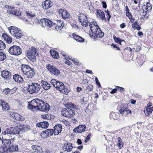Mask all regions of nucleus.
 <instances>
[{"instance_id": "54", "label": "nucleus", "mask_w": 153, "mask_h": 153, "mask_svg": "<svg viewBox=\"0 0 153 153\" xmlns=\"http://www.w3.org/2000/svg\"><path fill=\"white\" fill-rule=\"evenodd\" d=\"M95 81H96V82L97 84V85H98L99 86V87H101V85L100 82H99L98 79L97 78H96L95 79Z\"/></svg>"}, {"instance_id": "7", "label": "nucleus", "mask_w": 153, "mask_h": 153, "mask_svg": "<svg viewBox=\"0 0 153 153\" xmlns=\"http://www.w3.org/2000/svg\"><path fill=\"white\" fill-rule=\"evenodd\" d=\"M62 113L63 116L68 117H71L75 114V112L73 110L68 108H64Z\"/></svg>"}, {"instance_id": "24", "label": "nucleus", "mask_w": 153, "mask_h": 153, "mask_svg": "<svg viewBox=\"0 0 153 153\" xmlns=\"http://www.w3.org/2000/svg\"><path fill=\"white\" fill-rule=\"evenodd\" d=\"M97 15H99L102 20L105 21L106 18L104 12L101 10H97Z\"/></svg>"}, {"instance_id": "4", "label": "nucleus", "mask_w": 153, "mask_h": 153, "mask_svg": "<svg viewBox=\"0 0 153 153\" xmlns=\"http://www.w3.org/2000/svg\"><path fill=\"white\" fill-rule=\"evenodd\" d=\"M28 91L30 94L37 93L41 88L40 85L38 83L29 82Z\"/></svg>"}, {"instance_id": "3", "label": "nucleus", "mask_w": 153, "mask_h": 153, "mask_svg": "<svg viewBox=\"0 0 153 153\" xmlns=\"http://www.w3.org/2000/svg\"><path fill=\"white\" fill-rule=\"evenodd\" d=\"M51 84L56 88L57 90L60 91L64 90L63 92L64 94L67 95L68 94V92L67 91H65V86L63 82H61L58 81L57 80L53 79H52L50 81Z\"/></svg>"}, {"instance_id": "52", "label": "nucleus", "mask_w": 153, "mask_h": 153, "mask_svg": "<svg viewBox=\"0 0 153 153\" xmlns=\"http://www.w3.org/2000/svg\"><path fill=\"white\" fill-rule=\"evenodd\" d=\"M126 16L128 17L129 19H131L132 18V15L129 12H126Z\"/></svg>"}, {"instance_id": "27", "label": "nucleus", "mask_w": 153, "mask_h": 153, "mask_svg": "<svg viewBox=\"0 0 153 153\" xmlns=\"http://www.w3.org/2000/svg\"><path fill=\"white\" fill-rule=\"evenodd\" d=\"M32 149L34 152L40 153L42 151V147L40 146H33Z\"/></svg>"}, {"instance_id": "14", "label": "nucleus", "mask_w": 153, "mask_h": 153, "mask_svg": "<svg viewBox=\"0 0 153 153\" xmlns=\"http://www.w3.org/2000/svg\"><path fill=\"white\" fill-rule=\"evenodd\" d=\"M12 134V127L7 128L4 132V134L3 135L2 137H6V138L10 139V136Z\"/></svg>"}, {"instance_id": "17", "label": "nucleus", "mask_w": 153, "mask_h": 153, "mask_svg": "<svg viewBox=\"0 0 153 153\" xmlns=\"http://www.w3.org/2000/svg\"><path fill=\"white\" fill-rule=\"evenodd\" d=\"M54 134L55 135H58L60 133L62 130V126L61 124H58L56 125L54 127Z\"/></svg>"}, {"instance_id": "46", "label": "nucleus", "mask_w": 153, "mask_h": 153, "mask_svg": "<svg viewBox=\"0 0 153 153\" xmlns=\"http://www.w3.org/2000/svg\"><path fill=\"white\" fill-rule=\"evenodd\" d=\"M20 75H19L18 74H16L13 76V78L14 81L17 82L18 81L20 77Z\"/></svg>"}, {"instance_id": "64", "label": "nucleus", "mask_w": 153, "mask_h": 153, "mask_svg": "<svg viewBox=\"0 0 153 153\" xmlns=\"http://www.w3.org/2000/svg\"><path fill=\"white\" fill-rule=\"evenodd\" d=\"M65 63L68 65H70L72 64V63L71 62L67 59H66Z\"/></svg>"}, {"instance_id": "25", "label": "nucleus", "mask_w": 153, "mask_h": 153, "mask_svg": "<svg viewBox=\"0 0 153 153\" xmlns=\"http://www.w3.org/2000/svg\"><path fill=\"white\" fill-rule=\"evenodd\" d=\"M19 30L16 27L12 26L9 27V30H10V32L13 36L14 35H15L16 33Z\"/></svg>"}, {"instance_id": "45", "label": "nucleus", "mask_w": 153, "mask_h": 153, "mask_svg": "<svg viewBox=\"0 0 153 153\" xmlns=\"http://www.w3.org/2000/svg\"><path fill=\"white\" fill-rule=\"evenodd\" d=\"M116 114L117 113L114 112H111L110 114L109 117L111 118H113V119L115 120V119H116Z\"/></svg>"}, {"instance_id": "56", "label": "nucleus", "mask_w": 153, "mask_h": 153, "mask_svg": "<svg viewBox=\"0 0 153 153\" xmlns=\"http://www.w3.org/2000/svg\"><path fill=\"white\" fill-rule=\"evenodd\" d=\"M102 3L103 7L104 8H106L107 7V5L106 2L102 1Z\"/></svg>"}, {"instance_id": "62", "label": "nucleus", "mask_w": 153, "mask_h": 153, "mask_svg": "<svg viewBox=\"0 0 153 153\" xmlns=\"http://www.w3.org/2000/svg\"><path fill=\"white\" fill-rule=\"evenodd\" d=\"M77 143L78 145H81L82 144V142L81 139H77Z\"/></svg>"}, {"instance_id": "22", "label": "nucleus", "mask_w": 153, "mask_h": 153, "mask_svg": "<svg viewBox=\"0 0 153 153\" xmlns=\"http://www.w3.org/2000/svg\"><path fill=\"white\" fill-rule=\"evenodd\" d=\"M19 126L20 132H26L29 131L30 129L29 126L26 125H21Z\"/></svg>"}, {"instance_id": "15", "label": "nucleus", "mask_w": 153, "mask_h": 153, "mask_svg": "<svg viewBox=\"0 0 153 153\" xmlns=\"http://www.w3.org/2000/svg\"><path fill=\"white\" fill-rule=\"evenodd\" d=\"M42 5L44 9H48L52 6L53 4L50 0H46L43 2Z\"/></svg>"}, {"instance_id": "12", "label": "nucleus", "mask_w": 153, "mask_h": 153, "mask_svg": "<svg viewBox=\"0 0 153 153\" xmlns=\"http://www.w3.org/2000/svg\"><path fill=\"white\" fill-rule=\"evenodd\" d=\"M11 140H12V139L10 138V139L7 138H5L4 139H3L2 141V145H4V146L6 147L7 148H8L9 149L10 146L12 144Z\"/></svg>"}, {"instance_id": "19", "label": "nucleus", "mask_w": 153, "mask_h": 153, "mask_svg": "<svg viewBox=\"0 0 153 153\" xmlns=\"http://www.w3.org/2000/svg\"><path fill=\"white\" fill-rule=\"evenodd\" d=\"M41 83L42 87L46 90H48L51 88V85L44 80H42Z\"/></svg>"}, {"instance_id": "49", "label": "nucleus", "mask_w": 153, "mask_h": 153, "mask_svg": "<svg viewBox=\"0 0 153 153\" xmlns=\"http://www.w3.org/2000/svg\"><path fill=\"white\" fill-rule=\"evenodd\" d=\"M66 106H67L68 107L70 108H74L75 107L74 105L71 102L67 103Z\"/></svg>"}, {"instance_id": "16", "label": "nucleus", "mask_w": 153, "mask_h": 153, "mask_svg": "<svg viewBox=\"0 0 153 153\" xmlns=\"http://www.w3.org/2000/svg\"><path fill=\"white\" fill-rule=\"evenodd\" d=\"M86 127L85 125H79L77 127L74 128L73 131L74 132L81 133L85 131Z\"/></svg>"}, {"instance_id": "28", "label": "nucleus", "mask_w": 153, "mask_h": 153, "mask_svg": "<svg viewBox=\"0 0 153 153\" xmlns=\"http://www.w3.org/2000/svg\"><path fill=\"white\" fill-rule=\"evenodd\" d=\"M50 52L51 55L53 58L56 59L58 58L59 54L57 52L54 50H51Z\"/></svg>"}, {"instance_id": "51", "label": "nucleus", "mask_w": 153, "mask_h": 153, "mask_svg": "<svg viewBox=\"0 0 153 153\" xmlns=\"http://www.w3.org/2000/svg\"><path fill=\"white\" fill-rule=\"evenodd\" d=\"M41 135L42 137L43 138H45L46 137H48L45 131L42 132Z\"/></svg>"}, {"instance_id": "11", "label": "nucleus", "mask_w": 153, "mask_h": 153, "mask_svg": "<svg viewBox=\"0 0 153 153\" xmlns=\"http://www.w3.org/2000/svg\"><path fill=\"white\" fill-rule=\"evenodd\" d=\"M43 23L42 25L43 27H45L46 26L51 27L53 25H55V23H53L52 21L46 18L43 19Z\"/></svg>"}, {"instance_id": "44", "label": "nucleus", "mask_w": 153, "mask_h": 153, "mask_svg": "<svg viewBox=\"0 0 153 153\" xmlns=\"http://www.w3.org/2000/svg\"><path fill=\"white\" fill-rule=\"evenodd\" d=\"M93 89V85H89L87 87L86 90V91L88 92L89 91H91Z\"/></svg>"}, {"instance_id": "59", "label": "nucleus", "mask_w": 153, "mask_h": 153, "mask_svg": "<svg viewBox=\"0 0 153 153\" xmlns=\"http://www.w3.org/2000/svg\"><path fill=\"white\" fill-rule=\"evenodd\" d=\"M112 45L114 48H116L117 50H120L119 48L117 47L116 44H112Z\"/></svg>"}, {"instance_id": "32", "label": "nucleus", "mask_w": 153, "mask_h": 153, "mask_svg": "<svg viewBox=\"0 0 153 153\" xmlns=\"http://www.w3.org/2000/svg\"><path fill=\"white\" fill-rule=\"evenodd\" d=\"M144 7H145L146 12L148 11L149 12L152 8V4L149 2H147L146 4V5H144Z\"/></svg>"}, {"instance_id": "36", "label": "nucleus", "mask_w": 153, "mask_h": 153, "mask_svg": "<svg viewBox=\"0 0 153 153\" xmlns=\"http://www.w3.org/2000/svg\"><path fill=\"white\" fill-rule=\"evenodd\" d=\"M8 151H9V149L7 148L6 147L4 146L3 145H2V146L0 147V152H1L4 153Z\"/></svg>"}, {"instance_id": "1", "label": "nucleus", "mask_w": 153, "mask_h": 153, "mask_svg": "<svg viewBox=\"0 0 153 153\" xmlns=\"http://www.w3.org/2000/svg\"><path fill=\"white\" fill-rule=\"evenodd\" d=\"M27 107L28 109L33 111L39 110L47 112L50 109V106L42 100L35 99L29 102Z\"/></svg>"}, {"instance_id": "29", "label": "nucleus", "mask_w": 153, "mask_h": 153, "mask_svg": "<svg viewBox=\"0 0 153 153\" xmlns=\"http://www.w3.org/2000/svg\"><path fill=\"white\" fill-rule=\"evenodd\" d=\"M20 132V131L19 126L12 127V134H18Z\"/></svg>"}, {"instance_id": "10", "label": "nucleus", "mask_w": 153, "mask_h": 153, "mask_svg": "<svg viewBox=\"0 0 153 153\" xmlns=\"http://www.w3.org/2000/svg\"><path fill=\"white\" fill-rule=\"evenodd\" d=\"M1 76L4 79L9 80L12 77L11 73L9 71L4 70L1 72Z\"/></svg>"}, {"instance_id": "26", "label": "nucleus", "mask_w": 153, "mask_h": 153, "mask_svg": "<svg viewBox=\"0 0 153 153\" xmlns=\"http://www.w3.org/2000/svg\"><path fill=\"white\" fill-rule=\"evenodd\" d=\"M78 19L79 22H83V21L86 20L87 19V18L85 14L80 13L78 16Z\"/></svg>"}, {"instance_id": "61", "label": "nucleus", "mask_w": 153, "mask_h": 153, "mask_svg": "<svg viewBox=\"0 0 153 153\" xmlns=\"http://www.w3.org/2000/svg\"><path fill=\"white\" fill-rule=\"evenodd\" d=\"M120 114L119 113H117V114L116 116V119L115 120H118L120 118Z\"/></svg>"}, {"instance_id": "2", "label": "nucleus", "mask_w": 153, "mask_h": 153, "mask_svg": "<svg viewBox=\"0 0 153 153\" xmlns=\"http://www.w3.org/2000/svg\"><path fill=\"white\" fill-rule=\"evenodd\" d=\"M21 70L25 78H31L35 74L33 69L31 68L28 65H22Z\"/></svg>"}, {"instance_id": "9", "label": "nucleus", "mask_w": 153, "mask_h": 153, "mask_svg": "<svg viewBox=\"0 0 153 153\" xmlns=\"http://www.w3.org/2000/svg\"><path fill=\"white\" fill-rule=\"evenodd\" d=\"M75 148V147H74L73 144L69 142L65 143L63 146V149L64 151L68 152H73Z\"/></svg>"}, {"instance_id": "57", "label": "nucleus", "mask_w": 153, "mask_h": 153, "mask_svg": "<svg viewBox=\"0 0 153 153\" xmlns=\"http://www.w3.org/2000/svg\"><path fill=\"white\" fill-rule=\"evenodd\" d=\"M14 10H7L8 13H9L10 14H12L13 15Z\"/></svg>"}, {"instance_id": "41", "label": "nucleus", "mask_w": 153, "mask_h": 153, "mask_svg": "<svg viewBox=\"0 0 153 153\" xmlns=\"http://www.w3.org/2000/svg\"><path fill=\"white\" fill-rule=\"evenodd\" d=\"M3 93L5 94H12V93L11 92L10 90L8 88L4 89L3 91Z\"/></svg>"}, {"instance_id": "21", "label": "nucleus", "mask_w": 153, "mask_h": 153, "mask_svg": "<svg viewBox=\"0 0 153 153\" xmlns=\"http://www.w3.org/2000/svg\"><path fill=\"white\" fill-rule=\"evenodd\" d=\"M2 37L3 38L4 40L8 44H10L12 42V38L8 36L7 34L3 33L2 35Z\"/></svg>"}, {"instance_id": "33", "label": "nucleus", "mask_w": 153, "mask_h": 153, "mask_svg": "<svg viewBox=\"0 0 153 153\" xmlns=\"http://www.w3.org/2000/svg\"><path fill=\"white\" fill-rule=\"evenodd\" d=\"M63 19L68 18L70 15L67 11L66 10H63V13H62V16Z\"/></svg>"}, {"instance_id": "48", "label": "nucleus", "mask_w": 153, "mask_h": 153, "mask_svg": "<svg viewBox=\"0 0 153 153\" xmlns=\"http://www.w3.org/2000/svg\"><path fill=\"white\" fill-rule=\"evenodd\" d=\"M83 22H80L81 23L82 25L84 27H86L88 25V20L86 19V20H84Z\"/></svg>"}, {"instance_id": "30", "label": "nucleus", "mask_w": 153, "mask_h": 153, "mask_svg": "<svg viewBox=\"0 0 153 153\" xmlns=\"http://www.w3.org/2000/svg\"><path fill=\"white\" fill-rule=\"evenodd\" d=\"M73 37L74 39L78 42H81L84 41V39L82 37L77 35L75 34L74 35Z\"/></svg>"}, {"instance_id": "34", "label": "nucleus", "mask_w": 153, "mask_h": 153, "mask_svg": "<svg viewBox=\"0 0 153 153\" xmlns=\"http://www.w3.org/2000/svg\"><path fill=\"white\" fill-rule=\"evenodd\" d=\"M153 111V107H149V106H147L145 110V112L149 115L152 113Z\"/></svg>"}, {"instance_id": "13", "label": "nucleus", "mask_w": 153, "mask_h": 153, "mask_svg": "<svg viewBox=\"0 0 153 153\" xmlns=\"http://www.w3.org/2000/svg\"><path fill=\"white\" fill-rule=\"evenodd\" d=\"M95 31V32H93L92 33L97 38H101L104 36V33L101 31L99 27Z\"/></svg>"}, {"instance_id": "38", "label": "nucleus", "mask_w": 153, "mask_h": 153, "mask_svg": "<svg viewBox=\"0 0 153 153\" xmlns=\"http://www.w3.org/2000/svg\"><path fill=\"white\" fill-rule=\"evenodd\" d=\"M12 117H15V119L17 120H20L21 119L20 115L17 113H13L12 114Z\"/></svg>"}, {"instance_id": "50", "label": "nucleus", "mask_w": 153, "mask_h": 153, "mask_svg": "<svg viewBox=\"0 0 153 153\" xmlns=\"http://www.w3.org/2000/svg\"><path fill=\"white\" fill-rule=\"evenodd\" d=\"M21 13L17 10H15L13 12V15H15L17 16H19L21 15Z\"/></svg>"}, {"instance_id": "53", "label": "nucleus", "mask_w": 153, "mask_h": 153, "mask_svg": "<svg viewBox=\"0 0 153 153\" xmlns=\"http://www.w3.org/2000/svg\"><path fill=\"white\" fill-rule=\"evenodd\" d=\"M23 79L20 76V77H19L18 79V81L17 82H19V83H22L23 82Z\"/></svg>"}, {"instance_id": "58", "label": "nucleus", "mask_w": 153, "mask_h": 153, "mask_svg": "<svg viewBox=\"0 0 153 153\" xmlns=\"http://www.w3.org/2000/svg\"><path fill=\"white\" fill-rule=\"evenodd\" d=\"M43 19H39V20H38L37 21V22L38 23L40 24H41L42 25L43 24Z\"/></svg>"}, {"instance_id": "18", "label": "nucleus", "mask_w": 153, "mask_h": 153, "mask_svg": "<svg viewBox=\"0 0 153 153\" xmlns=\"http://www.w3.org/2000/svg\"><path fill=\"white\" fill-rule=\"evenodd\" d=\"M37 127H41L42 128H46L49 126L48 122L46 121H44L43 122L38 123L36 124Z\"/></svg>"}, {"instance_id": "63", "label": "nucleus", "mask_w": 153, "mask_h": 153, "mask_svg": "<svg viewBox=\"0 0 153 153\" xmlns=\"http://www.w3.org/2000/svg\"><path fill=\"white\" fill-rule=\"evenodd\" d=\"M126 26L125 23H123L120 25V27L122 28H124Z\"/></svg>"}, {"instance_id": "35", "label": "nucleus", "mask_w": 153, "mask_h": 153, "mask_svg": "<svg viewBox=\"0 0 153 153\" xmlns=\"http://www.w3.org/2000/svg\"><path fill=\"white\" fill-rule=\"evenodd\" d=\"M23 35V33L22 31L19 30L16 33L15 35H14V36L17 39L20 38Z\"/></svg>"}, {"instance_id": "20", "label": "nucleus", "mask_w": 153, "mask_h": 153, "mask_svg": "<svg viewBox=\"0 0 153 153\" xmlns=\"http://www.w3.org/2000/svg\"><path fill=\"white\" fill-rule=\"evenodd\" d=\"M1 105L2 106V109L6 111L9 109V107L8 104L5 102L3 100H1Z\"/></svg>"}, {"instance_id": "5", "label": "nucleus", "mask_w": 153, "mask_h": 153, "mask_svg": "<svg viewBox=\"0 0 153 153\" xmlns=\"http://www.w3.org/2000/svg\"><path fill=\"white\" fill-rule=\"evenodd\" d=\"M36 49L34 47H31V48L26 51L27 56L30 61L33 62L36 60Z\"/></svg>"}, {"instance_id": "55", "label": "nucleus", "mask_w": 153, "mask_h": 153, "mask_svg": "<svg viewBox=\"0 0 153 153\" xmlns=\"http://www.w3.org/2000/svg\"><path fill=\"white\" fill-rule=\"evenodd\" d=\"M123 143L122 141H121V142H118V147H119L120 149L123 146Z\"/></svg>"}, {"instance_id": "60", "label": "nucleus", "mask_w": 153, "mask_h": 153, "mask_svg": "<svg viewBox=\"0 0 153 153\" xmlns=\"http://www.w3.org/2000/svg\"><path fill=\"white\" fill-rule=\"evenodd\" d=\"M61 54L65 57V58H67L66 54L63 51H62L61 52Z\"/></svg>"}, {"instance_id": "31", "label": "nucleus", "mask_w": 153, "mask_h": 153, "mask_svg": "<svg viewBox=\"0 0 153 153\" xmlns=\"http://www.w3.org/2000/svg\"><path fill=\"white\" fill-rule=\"evenodd\" d=\"M18 150V146L17 145H13L12 144L9 149V151L15 152Z\"/></svg>"}, {"instance_id": "40", "label": "nucleus", "mask_w": 153, "mask_h": 153, "mask_svg": "<svg viewBox=\"0 0 153 153\" xmlns=\"http://www.w3.org/2000/svg\"><path fill=\"white\" fill-rule=\"evenodd\" d=\"M61 22H62L61 21L57 22V24H55V25H54V26L55 27L56 29H61L62 28V26H60V25H61Z\"/></svg>"}, {"instance_id": "43", "label": "nucleus", "mask_w": 153, "mask_h": 153, "mask_svg": "<svg viewBox=\"0 0 153 153\" xmlns=\"http://www.w3.org/2000/svg\"><path fill=\"white\" fill-rule=\"evenodd\" d=\"M6 57L5 55L3 53L0 52V60H4Z\"/></svg>"}, {"instance_id": "39", "label": "nucleus", "mask_w": 153, "mask_h": 153, "mask_svg": "<svg viewBox=\"0 0 153 153\" xmlns=\"http://www.w3.org/2000/svg\"><path fill=\"white\" fill-rule=\"evenodd\" d=\"M46 133H47L48 136L49 137L52 136L53 133L54 134V132L53 130V129H47L45 130Z\"/></svg>"}, {"instance_id": "37", "label": "nucleus", "mask_w": 153, "mask_h": 153, "mask_svg": "<svg viewBox=\"0 0 153 153\" xmlns=\"http://www.w3.org/2000/svg\"><path fill=\"white\" fill-rule=\"evenodd\" d=\"M132 27L133 28H134V29H136L138 30H139L141 29L140 27L139 26L137 22H135L132 24Z\"/></svg>"}, {"instance_id": "6", "label": "nucleus", "mask_w": 153, "mask_h": 153, "mask_svg": "<svg viewBox=\"0 0 153 153\" xmlns=\"http://www.w3.org/2000/svg\"><path fill=\"white\" fill-rule=\"evenodd\" d=\"M8 52L11 55L18 56L22 53V50L19 46L15 45L9 48Z\"/></svg>"}, {"instance_id": "42", "label": "nucleus", "mask_w": 153, "mask_h": 153, "mask_svg": "<svg viewBox=\"0 0 153 153\" xmlns=\"http://www.w3.org/2000/svg\"><path fill=\"white\" fill-rule=\"evenodd\" d=\"M5 43L2 41L0 40V50H3L5 48Z\"/></svg>"}, {"instance_id": "23", "label": "nucleus", "mask_w": 153, "mask_h": 153, "mask_svg": "<svg viewBox=\"0 0 153 153\" xmlns=\"http://www.w3.org/2000/svg\"><path fill=\"white\" fill-rule=\"evenodd\" d=\"M95 23L91 22L89 23V26L92 32H95V30L99 27L98 25H95Z\"/></svg>"}, {"instance_id": "47", "label": "nucleus", "mask_w": 153, "mask_h": 153, "mask_svg": "<svg viewBox=\"0 0 153 153\" xmlns=\"http://www.w3.org/2000/svg\"><path fill=\"white\" fill-rule=\"evenodd\" d=\"M113 38L114 41L120 44V43L121 42V39L120 38L114 36H113Z\"/></svg>"}, {"instance_id": "8", "label": "nucleus", "mask_w": 153, "mask_h": 153, "mask_svg": "<svg viewBox=\"0 0 153 153\" xmlns=\"http://www.w3.org/2000/svg\"><path fill=\"white\" fill-rule=\"evenodd\" d=\"M47 68L52 74L54 75L58 76L60 74V71L53 65L49 64L47 66Z\"/></svg>"}]
</instances>
